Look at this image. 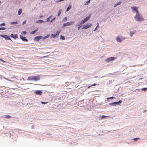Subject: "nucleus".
Returning a JSON list of instances; mask_svg holds the SVG:
<instances>
[{"label":"nucleus","instance_id":"79ce46f5","mask_svg":"<svg viewBox=\"0 0 147 147\" xmlns=\"http://www.w3.org/2000/svg\"><path fill=\"white\" fill-rule=\"evenodd\" d=\"M64 0H59L56 1V2H58L60 1H63Z\"/></svg>","mask_w":147,"mask_h":147},{"label":"nucleus","instance_id":"f704fd0d","mask_svg":"<svg viewBox=\"0 0 147 147\" xmlns=\"http://www.w3.org/2000/svg\"><path fill=\"white\" fill-rule=\"evenodd\" d=\"M49 37V36L48 35H47L45 36L44 38H43V39H46V38H48V37Z\"/></svg>","mask_w":147,"mask_h":147},{"label":"nucleus","instance_id":"7ed1b4c3","mask_svg":"<svg viewBox=\"0 0 147 147\" xmlns=\"http://www.w3.org/2000/svg\"><path fill=\"white\" fill-rule=\"evenodd\" d=\"M131 9L133 13L136 12V13H139L138 11V7L136 6H133L131 7Z\"/></svg>","mask_w":147,"mask_h":147},{"label":"nucleus","instance_id":"ea45409f","mask_svg":"<svg viewBox=\"0 0 147 147\" xmlns=\"http://www.w3.org/2000/svg\"><path fill=\"white\" fill-rule=\"evenodd\" d=\"M48 57L47 56H45L43 57H40V58H46Z\"/></svg>","mask_w":147,"mask_h":147},{"label":"nucleus","instance_id":"f3484780","mask_svg":"<svg viewBox=\"0 0 147 147\" xmlns=\"http://www.w3.org/2000/svg\"><path fill=\"white\" fill-rule=\"evenodd\" d=\"M136 33V31H131L130 32V35L131 36H132L133 34H135Z\"/></svg>","mask_w":147,"mask_h":147},{"label":"nucleus","instance_id":"864d4df0","mask_svg":"<svg viewBox=\"0 0 147 147\" xmlns=\"http://www.w3.org/2000/svg\"><path fill=\"white\" fill-rule=\"evenodd\" d=\"M78 28H80V26L78 27Z\"/></svg>","mask_w":147,"mask_h":147},{"label":"nucleus","instance_id":"c9c22d12","mask_svg":"<svg viewBox=\"0 0 147 147\" xmlns=\"http://www.w3.org/2000/svg\"><path fill=\"white\" fill-rule=\"evenodd\" d=\"M26 20H24L22 23V24L24 25V24H25L26 23Z\"/></svg>","mask_w":147,"mask_h":147},{"label":"nucleus","instance_id":"b1692460","mask_svg":"<svg viewBox=\"0 0 147 147\" xmlns=\"http://www.w3.org/2000/svg\"><path fill=\"white\" fill-rule=\"evenodd\" d=\"M36 22L37 23H41L44 22V21L43 20H40L37 21Z\"/></svg>","mask_w":147,"mask_h":147},{"label":"nucleus","instance_id":"aec40b11","mask_svg":"<svg viewBox=\"0 0 147 147\" xmlns=\"http://www.w3.org/2000/svg\"><path fill=\"white\" fill-rule=\"evenodd\" d=\"M86 22L83 20H82L78 24V25L80 26V25H82L84 23Z\"/></svg>","mask_w":147,"mask_h":147},{"label":"nucleus","instance_id":"1a4fd4ad","mask_svg":"<svg viewBox=\"0 0 147 147\" xmlns=\"http://www.w3.org/2000/svg\"><path fill=\"white\" fill-rule=\"evenodd\" d=\"M20 37L22 41L26 42L28 41V40L25 37H23L22 35H20Z\"/></svg>","mask_w":147,"mask_h":147},{"label":"nucleus","instance_id":"a19ab883","mask_svg":"<svg viewBox=\"0 0 147 147\" xmlns=\"http://www.w3.org/2000/svg\"><path fill=\"white\" fill-rule=\"evenodd\" d=\"M48 103V102H41V103L42 104H47Z\"/></svg>","mask_w":147,"mask_h":147},{"label":"nucleus","instance_id":"a211bd4d","mask_svg":"<svg viewBox=\"0 0 147 147\" xmlns=\"http://www.w3.org/2000/svg\"><path fill=\"white\" fill-rule=\"evenodd\" d=\"M38 30V28H36L35 30L34 31H32L31 32V34H34Z\"/></svg>","mask_w":147,"mask_h":147},{"label":"nucleus","instance_id":"20e7f679","mask_svg":"<svg viewBox=\"0 0 147 147\" xmlns=\"http://www.w3.org/2000/svg\"><path fill=\"white\" fill-rule=\"evenodd\" d=\"M74 23L75 22L74 21H70L67 23H65L63 24V27H65L69 25H71L74 24Z\"/></svg>","mask_w":147,"mask_h":147},{"label":"nucleus","instance_id":"f8f14e48","mask_svg":"<svg viewBox=\"0 0 147 147\" xmlns=\"http://www.w3.org/2000/svg\"><path fill=\"white\" fill-rule=\"evenodd\" d=\"M10 36L11 37L13 38L14 39H16L18 38V35L17 34L14 35L13 34H11V35Z\"/></svg>","mask_w":147,"mask_h":147},{"label":"nucleus","instance_id":"de8ad7c7","mask_svg":"<svg viewBox=\"0 0 147 147\" xmlns=\"http://www.w3.org/2000/svg\"><path fill=\"white\" fill-rule=\"evenodd\" d=\"M43 17V16L41 15V16H39V17L40 18H42V17Z\"/></svg>","mask_w":147,"mask_h":147},{"label":"nucleus","instance_id":"5fc2aeb1","mask_svg":"<svg viewBox=\"0 0 147 147\" xmlns=\"http://www.w3.org/2000/svg\"><path fill=\"white\" fill-rule=\"evenodd\" d=\"M90 0H88V1H89V2H90Z\"/></svg>","mask_w":147,"mask_h":147},{"label":"nucleus","instance_id":"6e6d98bb","mask_svg":"<svg viewBox=\"0 0 147 147\" xmlns=\"http://www.w3.org/2000/svg\"><path fill=\"white\" fill-rule=\"evenodd\" d=\"M1 3V1H0V3Z\"/></svg>","mask_w":147,"mask_h":147},{"label":"nucleus","instance_id":"3c124183","mask_svg":"<svg viewBox=\"0 0 147 147\" xmlns=\"http://www.w3.org/2000/svg\"><path fill=\"white\" fill-rule=\"evenodd\" d=\"M147 111V110H145V111H144V112H145V111Z\"/></svg>","mask_w":147,"mask_h":147},{"label":"nucleus","instance_id":"9b49d317","mask_svg":"<svg viewBox=\"0 0 147 147\" xmlns=\"http://www.w3.org/2000/svg\"><path fill=\"white\" fill-rule=\"evenodd\" d=\"M91 16L90 15L86 17L85 19H84V20L86 22V21L90 19V18Z\"/></svg>","mask_w":147,"mask_h":147},{"label":"nucleus","instance_id":"e433bc0d","mask_svg":"<svg viewBox=\"0 0 147 147\" xmlns=\"http://www.w3.org/2000/svg\"><path fill=\"white\" fill-rule=\"evenodd\" d=\"M96 85V84L94 83V84H92V85H91V86L88 87V88H89L91 86H95V85Z\"/></svg>","mask_w":147,"mask_h":147},{"label":"nucleus","instance_id":"4be33fe9","mask_svg":"<svg viewBox=\"0 0 147 147\" xmlns=\"http://www.w3.org/2000/svg\"><path fill=\"white\" fill-rule=\"evenodd\" d=\"M105 117H110L109 116H105V115H102L100 117V118H101L100 119H103Z\"/></svg>","mask_w":147,"mask_h":147},{"label":"nucleus","instance_id":"58836bf2","mask_svg":"<svg viewBox=\"0 0 147 147\" xmlns=\"http://www.w3.org/2000/svg\"><path fill=\"white\" fill-rule=\"evenodd\" d=\"M55 18H56L55 17V18H53L51 20H50V22H52L54 20V19H55Z\"/></svg>","mask_w":147,"mask_h":147},{"label":"nucleus","instance_id":"6e6552de","mask_svg":"<svg viewBox=\"0 0 147 147\" xmlns=\"http://www.w3.org/2000/svg\"><path fill=\"white\" fill-rule=\"evenodd\" d=\"M43 37L42 36H37L34 38V40L35 41H39L40 40L42 39Z\"/></svg>","mask_w":147,"mask_h":147},{"label":"nucleus","instance_id":"473e14b6","mask_svg":"<svg viewBox=\"0 0 147 147\" xmlns=\"http://www.w3.org/2000/svg\"><path fill=\"white\" fill-rule=\"evenodd\" d=\"M89 3H90V2L88 1H86V2L85 3V5H88L89 4Z\"/></svg>","mask_w":147,"mask_h":147},{"label":"nucleus","instance_id":"49530a36","mask_svg":"<svg viewBox=\"0 0 147 147\" xmlns=\"http://www.w3.org/2000/svg\"><path fill=\"white\" fill-rule=\"evenodd\" d=\"M97 23L98 24L97 26L95 28H98V27H99V26H98L99 24L98 23Z\"/></svg>","mask_w":147,"mask_h":147},{"label":"nucleus","instance_id":"f257e3e1","mask_svg":"<svg viewBox=\"0 0 147 147\" xmlns=\"http://www.w3.org/2000/svg\"><path fill=\"white\" fill-rule=\"evenodd\" d=\"M40 79V76L38 75L36 76H31L28 77L27 79V80H33L35 81H37L39 80Z\"/></svg>","mask_w":147,"mask_h":147},{"label":"nucleus","instance_id":"bb28decb","mask_svg":"<svg viewBox=\"0 0 147 147\" xmlns=\"http://www.w3.org/2000/svg\"><path fill=\"white\" fill-rule=\"evenodd\" d=\"M62 10L61 9H60L59 10L58 13V15H57V16H59L62 13Z\"/></svg>","mask_w":147,"mask_h":147},{"label":"nucleus","instance_id":"72a5a7b5","mask_svg":"<svg viewBox=\"0 0 147 147\" xmlns=\"http://www.w3.org/2000/svg\"><path fill=\"white\" fill-rule=\"evenodd\" d=\"M114 98V97H111L107 98V100H109V99L113 98Z\"/></svg>","mask_w":147,"mask_h":147},{"label":"nucleus","instance_id":"c756f323","mask_svg":"<svg viewBox=\"0 0 147 147\" xmlns=\"http://www.w3.org/2000/svg\"><path fill=\"white\" fill-rule=\"evenodd\" d=\"M11 117L10 116H9V115H6L5 116V118H9Z\"/></svg>","mask_w":147,"mask_h":147},{"label":"nucleus","instance_id":"c85d7f7f","mask_svg":"<svg viewBox=\"0 0 147 147\" xmlns=\"http://www.w3.org/2000/svg\"><path fill=\"white\" fill-rule=\"evenodd\" d=\"M57 36L56 35V34H52L51 36V37L54 38L56 37Z\"/></svg>","mask_w":147,"mask_h":147},{"label":"nucleus","instance_id":"603ef678","mask_svg":"<svg viewBox=\"0 0 147 147\" xmlns=\"http://www.w3.org/2000/svg\"><path fill=\"white\" fill-rule=\"evenodd\" d=\"M82 29H84V28H82ZM85 29H86L87 28H85Z\"/></svg>","mask_w":147,"mask_h":147},{"label":"nucleus","instance_id":"09e8293b","mask_svg":"<svg viewBox=\"0 0 147 147\" xmlns=\"http://www.w3.org/2000/svg\"><path fill=\"white\" fill-rule=\"evenodd\" d=\"M0 60H1V61H2V62H4V61H4V60H2V59H0Z\"/></svg>","mask_w":147,"mask_h":147},{"label":"nucleus","instance_id":"9d476101","mask_svg":"<svg viewBox=\"0 0 147 147\" xmlns=\"http://www.w3.org/2000/svg\"><path fill=\"white\" fill-rule=\"evenodd\" d=\"M35 93L37 95H41L42 94V91L40 90H37L36 91Z\"/></svg>","mask_w":147,"mask_h":147},{"label":"nucleus","instance_id":"4c0bfd02","mask_svg":"<svg viewBox=\"0 0 147 147\" xmlns=\"http://www.w3.org/2000/svg\"><path fill=\"white\" fill-rule=\"evenodd\" d=\"M146 89H147V87L146 88H143L142 89V90L145 91Z\"/></svg>","mask_w":147,"mask_h":147},{"label":"nucleus","instance_id":"ddd939ff","mask_svg":"<svg viewBox=\"0 0 147 147\" xmlns=\"http://www.w3.org/2000/svg\"><path fill=\"white\" fill-rule=\"evenodd\" d=\"M122 102V101L121 100H119V101H118V102H113V103H110L109 104L110 105H114V104H115L121 103Z\"/></svg>","mask_w":147,"mask_h":147},{"label":"nucleus","instance_id":"412c9836","mask_svg":"<svg viewBox=\"0 0 147 147\" xmlns=\"http://www.w3.org/2000/svg\"><path fill=\"white\" fill-rule=\"evenodd\" d=\"M86 22L83 20H82L78 24V25L80 26V25H82L84 23Z\"/></svg>","mask_w":147,"mask_h":147},{"label":"nucleus","instance_id":"c03bdc74","mask_svg":"<svg viewBox=\"0 0 147 147\" xmlns=\"http://www.w3.org/2000/svg\"><path fill=\"white\" fill-rule=\"evenodd\" d=\"M139 138H134L133 139V140H137V139H139Z\"/></svg>","mask_w":147,"mask_h":147},{"label":"nucleus","instance_id":"39448f33","mask_svg":"<svg viewBox=\"0 0 147 147\" xmlns=\"http://www.w3.org/2000/svg\"><path fill=\"white\" fill-rule=\"evenodd\" d=\"M115 59V58L114 57H111L106 59L105 60V61L107 63H109L112 61L114 60Z\"/></svg>","mask_w":147,"mask_h":147},{"label":"nucleus","instance_id":"4468645a","mask_svg":"<svg viewBox=\"0 0 147 147\" xmlns=\"http://www.w3.org/2000/svg\"><path fill=\"white\" fill-rule=\"evenodd\" d=\"M121 3H122V1H121L118 2L116 4H115L114 5V7H116L117 6L121 5Z\"/></svg>","mask_w":147,"mask_h":147},{"label":"nucleus","instance_id":"6ab92c4d","mask_svg":"<svg viewBox=\"0 0 147 147\" xmlns=\"http://www.w3.org/2000/svg\"><path fill=\"white\" fill-rule=\"evenodd\" d=\"M22 10L21 9H20L18 11V14L20 15L22 13Z\"/></svg>","mask_w":147,"mask_h":147},{"label":"nucleus","instance_id":"393cba45","mask_svg":"<svg viewBox=\"0 0 147 147\" xmlns=\"http://www.w3.org/2000/svg\"><path fill=\"white\" fill-rule=\"evenodd\" d=\"M52 15H51L48 18H47V20L45 22H48L49 21L50 19L52 17Z\"/></svg>","mask_w":147,"mask_h":147},{"label":"nucleus","instance_id":"a878e982","mask_svg":"<svg viewBox=\"0 0 147 147\" xmlns=\"http://www.w3.org/2000/svg\"><path fill=\"white\" fill-rule=\"evenodd\" d=\"M61 32V30H58L57 31L56 33V35H57V36L59 34V33Z\"/></svg>","mask_w":147,"mask_h":147},{"label":"nucleus","instance_id":"0eeeda50","mask_svg":"<svg viewBox=\"0 0 147 147\" xmlns=\"http://www.w3.org/2000/svg\"><path fill=\"white\" fill-rule=\"evenodd\" d=\"M0 36L2 37L3 38H5L6 39H8L9 40H11V38H9V36H7L6 35H0Z\"/></svg>","mask_w":147,"mask_h":147},{"label":"nucleus","instance_id":"2f4dec72","mask_svg":"<svg viewBox=\"0 0 147 147\" xmlns=\"http://www.w3.org/2000/svg\"><path fill=\"white\" fill-rule=\"evenodd\" d=\"M5 25V23H3L0 24V26H4Z\"/></svg>","mask_w":147,"mask_h":147},{"label":"nucleus","instance_id":"a18cd8bd","mask_svg":"<svg viewBox=\"0 0 147 147\" xmlns=\"http://www.w3.org/2000/svg\"><path fill=\"white\" fill-rule=\"evenodd\" d=\"M67 19V17H65L64 18V20H66Z\"/></svg>","mask_w":147,"mask_h":147},{"label":"nucleus","instance_id":"2eb2a0df","mask_svg":"<svg viewBox=\"0 0 147 147\" xmlns=\"http://www.w3.org/2000/svg\"><path fill=\"white\" fill-rule=\"evenodd\" d=\"M92 25V24H89L87 25L86 26H84L83 28H89Z\"/></svg>","mask_w":147,"mask_h":147},{"label":"nucleus","instance_id":"37998d69","mask_svg":"<svg viewBox=\"0 0 147 147\" xmlns=\"http://www.w3.org/2000/svg\"><path fill=\"white\" fill-rule=\"evenodd\" d=\"M6 28H0V30H5Z\"/></svg>","mask_w":147,"mask_h":147},{"label":"nucleus","instance_id":"423d86ee","mask_svg":"<svg viewBox=\"0 0 147 147\" xmlns=\"http://www.w3.org/2000/svg\"><path fill=\"white\" fill-rule=\"evenodd\" d=\"M124 39H125V38H123V37L121 38L120 36H119L116 38V40L118 42H121Z\"/></svg>","mask_w":147,"mask_h":147},{"label":"nucleus","instance_id":"4d7b16f0","mask_svg":"<svg viewBox=\"0 0 147 147\" xmlns=\"http://www.w3.org/2000/svg\"><path fill=\"white\" fill-rule=\"evenodd\" d=\"M78 28V30H79V29H80V28Z\"/></svg>","mask_w":147,"mask_h":147},{"label":"nucleus","instance_id":"7c9ffc66","mask_svg":"<svg viewBox=\"0 0 147 147\" xmlns=\"http://www.w3.org/2000/svg\"><path fill=\"white\" fill-rule=\"evenodd\" d=\"M60 38L63 40H64L65 39L64 36H62V35L61 36Z\"/></svg>","mask_w":147,"mask_h":147},{"label":"nucleus","instance_id":"8fccbe9b","mask_svg":"<svg viewBox=\"0 0 147 147\" xmlns=\"http://www.w3.org/2000/svg\"><path fill=\"white\" fill-rule=\"evenodd\" d=\"M97 28H95V29L94 30V31H95L96 30V29H97Z\"/></svg>","mask_w":147,"mask_h":147},{"label":"nucleus","instance_id":"dca6fc26","mask_svg":"<svg viewBox=\"0 0 147 147\" xmlns=\"http://www.w3.org/2000/svg\"><path fill=\"white\" fill-rule=\"evenodd\" d=\"M71 5H69L68 7L66 9V11L67 12L69 10L71 9Z\"/></svg>","mask_w":147,"mask_h":147},{"label":"nucleus","instance_id":"cd10ccee","mask_svg":"<svg viewBox=\"0 0 147 147\" xmlns=\"http://www.w3.org/2000/svg\"><path fill=\"white\" fill-rule=\"evenodd\" d=\"M26 33L27 32L26 31H22L21 32V34L22 35H24L26 34Z\"/></svg>","mask_w":147,"mask_h":147},{"label":"nucleus","instance_id":"5701e85b","mask_svg":"<svg viewBox=\"0 0 147 147\" xmlns=\"http://www.w3.org/2000/svg\"><path fill=\"white\" fill-rule=\"evenodd\" d=\"M10 24L12 25V24H17V22L16 21L15 22H10Z\"/></svg>","mask_w":147,"mask_h":147},{"label":"nucleus","instance_id":"f03ea898","mask_svg":"<svg viewBox=\"0 0 147 147\" xmlns=\"http://www.w3.org/2000/svg\"><path fill=\"white\" fill-rule=\"evenodd\" d=\"M134 19L138 21H141L144 20L142 16L139 12L136 13L134 16Z\"/></svg>","mask_w":147,"mask_h":147}]
</instances>
